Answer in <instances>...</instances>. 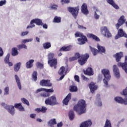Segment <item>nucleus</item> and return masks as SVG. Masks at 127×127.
I'll list each match as a JSON object with an SVG mask.
<instances>
[{
	"instance_id": "nucleus-1",
	"label": "nucleus",
	"mask_w": 127,
	"mask_h": 127,
	"mask_svg": "<svg viewBox=\"0 0 127 127\" xmlns=\"http://www.w3.org/2000/svg\"><path fill=\"white\" fill-rule=\"evenodd\" d=\"M86 101L84 100H80L78 101L77 104L74 106L73 110L75 112H77L78 115H80L82 114H85L86 113Z\"/></svg>"
},
{
	"instance_id": "nucleus-2",
	"label": "nucleus",
	"mask_w": 127,
	"mask_h": 127,
	"mask_svg": "<svg viewBox=\"0 0 127 127\" xmlns=\"http://www.w3.org/2000/svg\"><path fill=\"white\" fill-rule=\"evenodd\" d=\"M14 107L16 109H18L19 111L23 112L24 108L22 107L21 103H16L14 105V106L11 105H5L4 108L7 110L11 115H14Z\"/></svg>"
},
{
	"instance_id": "nucleus-3",
	"label": "nucleus",
	"mask_w": 127,
	"mask_h": 127,
	"mask_svg": "<svg viewBox=\"0 0 127 127\" xmlns=\"http://www.w3.org/2000/svg\"><path fill=\"white\" fill-rule=\"evenodd\" d=\"M102 73L104 75V79L103 82L106 87H108V82L109 80H111V73L110 70L107 68H104L101 70Z\"/></svg>"
},
{
	"instance_id": "nucleus-4",
	"label": "nucleus",
	"mask_w": 127,
	"mask_h": 127,
	"mask_svg": "<svg viewBox=\"0 0 127 127\" xmlns=\"http://www.w3.org/2000/svg\"><path fill=\"white\" fill-rule=\"evenodd\" d=\"M75 37H81V38L77 39L79 45H83V44H85L86 42H88V39H87V37L83 35L82 33H81L80 32L75 33Z\"/></svg>"
},
{
	"instance_id": "nucleus-5",
	"label": "nucleus",
	"mask_w": 127,
	"mask_h": 127,
	"mask_svg": "<svg viewBox=\"0 0 127 127\" xmlns=\"http://www.w3.org/2000/svg\"><path fill=\"white\" fill-rule=\"evenodd\" d=\"M34 23H35L36 25H43V22H42L41 19L39 18L33 19L31 21L30 24L27 27V29H28V28H32L33 27H34L35 25H34Z\"/></svg>"
},
{
	"instance_id": "nucleus-6",
	"label": "nucleus",
	"mask_w": 127,
	"mask_h": 127,
	"mask_svg": "<svg viewBox=\"0 0 127 127\" xmlns=\"http://www.w3.org/2000/svg\"><path fill=\"white\" fill-rule=\"evenodd\" d=\"M67 10L72 14V16L74 18H77V16H78V14L79 13V10L80 9L79 8V6L76 7H68Z\"/></svg>"
},
{
	"instance_id": "nucleus-7",
	"label": "nucleus",
	"mask_w": 127,
	"mask_h": 127,
	"mask_svg": "<svg viewBox=\"0 0 127 127\" xmlns=\"http://www.w3.org/2000/svg\"><path fill=\"white\" fill-rule=\"evenodd\" d=\"M45 103L46 105L49 106H54L58 104V103H57V100H56V97H55V95L46 99Z\"/></svg>"
},
{
	"instance_id": "nucleus-8",
	"label": "nucleus",
	"mask_w": 127,
	"mask_h": 127,
	"mask_svg": "<svg viewBox=\"0 0 127 127\" xmlns=\"http://www.w3.org/2000/svg\"><path fill=\"white\" fill-rule=\"evenodd\" d=\"M90 56L88 54L81 55V57L78 59V62L81 66L86 64V62L88 61V59Z\"/></svg>"
},
{
	"instance_id": "nucleus-9",
	"label": "nucleus",
	"mask_w": 127,
	"mask_h": 127,
	"mask_svg": "<svg viewBox=\"0 0 127 127\" xmlns=\"http://www.w3.org/2000/svg\"><path fill=\"white\" fill-rule=\"evenodd\" d=\"M100 32L106 37H108V38L112 37V33L109 31L107 27H102L100 28Z\"/></svg>"
},
{
	"instance_id": "nucleus-10",
	"label": "nucleus",
	"mask_w": 127,
	"mask_h": 127,
	"mask_svg": "<svg viewBox=\"0 0 127 127\" xmlns=\"http://www.w3.org/2000/svg\"><path fill=\"white\" fill-rule=\"evenodd\" d=\"M120 37H126V38H127V34L124 32L123 29H119L118 34L115 36V39H119Z\"/></svg>"
},
{
	"instance_id": "nucleus-11",
	"label": "nucleus",
	"mask_w": 127,
	"mask_h": 127,
	"mask_svg": "<svg viewBox=\"0 0 127 127\" xmlns=\"http://www.w3.org/2000/svg\"><path fill=\"white\" fill-rule=\"evenodd\" d=\"M40 85L44 87H51L52 83L50 82V80L42 79L40 81Z\"/></svg>"
},
{
	"instance_id": "nucleus-12",
	"label": "nucleus",
	"mask_w": 127,
	"mask_h": 127,
	"mask_svg": "<svg viewBox=\"0 0 127 127\" xmlns=\"http://www.w3.org/2000/svg\"><path fill=\"white\" fill-rule=\"evenodd\" d=\"M48 63L50 67H54V69L57 68V59H53L52 60H48Z\"/></svg>"
},
{
	"instance_id": "nucleus-13",
	"label": "nucleus",
	"mask_w": 127,
	"mask_h": 127,
	"mask_svg": "<svg viewBox=\"0 0 127 127\" xmlns=\"http://www.w3.org/2000/svg\"><path fill=\"white\" fill-rule=\"evenodd\" d=\"M119 67H122L126 73L127 74V56L125 57V62L124 63H118Z\"/></svg>"
},
{
	"instance_id": "nucleus-14",
	"label": "nucleus",
	"mask_w": 127,
	"mask_h": 127,
	"mask_svg": "<svg viewBox=\"0 0 127 127\" xmlns=\"http://www.w3.org/2000/svg\"><path fill=\"white\" fill-rule=\"evenodd\" d=\"M126 22V19H125V16H121L118 20V23L116 24L117 29H119L120 27L122 26Z\"/></svg>"
},
{
	"instance_id": "nucleus-15",
	"label": "nucleus",
	"mask_w": 127,
	"mask_h": 127,
	"mask_svg": "<svg viewBox=\"0 0 127 127\" xmlns=\"http://www.w3.org/2000/svg\"><path fill=\"white\" fill-rule=\"evenodd\" d=\"M81 12L83 13V14H85L87 15L89 14V10H88V5L85 3L82 4L81 7Z\"/></svg>"
},
{
	"instance_id": "nucleus-16",
	"label": "nucleus",
	"mask_w": 127,
	"mask_h": 127,
	"mask_svg": "<svg viewBox=\"0 0 127 127\" xmlns=\"http://www.w3.org/2000/svg\"><path fill=\"white\" fill-rule=\"evenodd\" d=\"M113 57L115 58L116 62H120L122 58L124 57V53L122 52L117 53Z\"/></svg>"
},
{
	"instance_id": "nucleus-17",
	"label": "nucleus",
	"mask_w": 127,
	"mask_h": 127,
	"mask_svg": "<svg viewBox=\"0 0 127 127\" xmlns=\"http://www.w3.org/2000/svg\"><path fill=\"white\" fill-rule=\"evenodd\" d=\"M115 100L119 104H124V105H127V99H124L122 97H116L115 98Z\"/></svg>"
},
{
	"instance_id": "nucleus-18",
	"label": "nucleus",
	"mask_w": 127,
	"mask_h": 127,
	"mask_svg": "<svg viewBox=\"0 0 127 127\" xmlns=\"http://www.w3.org/2000/svg\"><path fill=\"white\" fill-rule=\"evenodd\" d=\"M72 94L69 93L64 99L63 103L64 105H65V106H68V103L70 101V100L71 99Z\"/></svg>"
},
{
	"instance_id": "nucleus-19",
	"label": "nucleus",
	"mask_w": 127,
	"mask_h": 127,
	"mask_svg": "<svg viewBox=\"0 0 127 127\" xmlns=\"http://www.w3.org/2000/svg\"><path fill=\"white\" fill-rule=\"evenodd\" d=\"M83 72L85 75H88V76H93V75H94L93 68L91 67H88L85 70H84Z\"/></svg>"
},
{
	"instance_id": "nucleus-20",
	"label": "nucleus",
	"mask_w": 127,
	"mask_h": 127,
	"mask_svg": "<svg viewBox=\"0 0 127 127\" xmlns=\"http://www.w3.org/2000/svg\"><path fill=\"white\" fill-rule=\"evenodd\" d=\"M91 126H92V121L89 120L82 122L81 124L80 127H91Z\"/></svg>"
},
{
	"instance_id": "nucleus-21",
	"label": "nucleus",
	"mask_w": 127,
	"mask_h": 127,
	"mask_svg": "<svg viewBox=\"0 0 127 127\" xmlns=\"http://www.w3.org/2000/svg\"><path fill=\"white\" fill-rule=\"evenodd\" d=\"M89 89H90V92L92 93L95 92V91L98 89V86L96 85V83L94 82H91L89 84Z\"/></svg>"
},
{
	"instance_id": "nucleus-22",
	"label": "nucleus",
	"mask_w": 127,
	"mask_h": 127,
	"mask_svg": "<svg viewBox=\"0 0 127 127\" xmlns=\"http://www.w3.org/2000/svg\"><path fill=\"white\" fill-rule=\"evenodd\" d=\"M113 72L117 78L120 77V70L118 68L116 65H114L113 66Z\"/></svg>"
},
{
	"instance_id": "nucleus-23",
	"label": "nucleus",
	"mask_w": 127,
	"mask_h": 127,
	"mask_svg": "<svg viewBox=\"0 0 127 127\" xmlns=\"http://www.w3.org/2000/svg\"><path fill=\"white\" fill-rule=\"evenodd\" d=\"M87 37H88L89 38H91L92 39H93V40H95L97 42H100V38H99L98 36L94 35L93 34H88Z\"/></svg>"
},
{
	"instance_id": "nucleus-24",
	"label": "nucleus",
	"mask_w": 127,
	"mask_h": 127,
	"mask_svg": "<svg viewBox=\"0 0 127 127\" xmlns=\"http://www.w3.org/2000/svg\"><path fill=\"white\" fill-rule=\"evenodd\" d=\"M108 3H109V4H111V5L113 6L114 8H116V9H119L120 8V7L115 3V1H114V0H106Z\"/></svg>"
},
{
	"instance_id": "nucleus-25",
	"label": "nucleus",
	"mask_w": 127,
	"mask_h": 127,
	"mask_svg": "<svg viewBox=\"0 0 127 127\" xmlns=\"http://www.w3.org/2000/svg\"><path fill=\"white\" fill-rule=\"evenodd\" d=\"M72 49V46L69 45L67 46H63L60 49V51L61 52L62 51L67 52L70 51Z\"/></svg>"
},
{
	"instance_id": "nucleus-26",
	"label": "nucleus",
	"mask_w": 127,
	"mask_h": 127,
	"mask_svg": "<svg viewBox=\"0 0 127 127\" xmlns=\"http://www.w3.org/2000/svg\"><path fill=\"white\" fill-rule=\"evenodd\" d=\"M34 62V60H30L28 61L26 64V66L27 68H32L33 67V63Z\"/></svg>"
},
{
	"instance_id": "nucleus-27",
	"label": "nucleus",
	"mask_w": 127,
	"mask_h": 127,
	"mask_svg": "<svg viewBox=\"0 0 127 127\" xmlns=\"http://www.w3.org/2000/svg\"><path fill=\"white\" fill-rule=\"evenodd\" d=\"M36 112H37L38 113H46V111H47V108L44 106H42L41 108H39L35 109Z\"/></svg>"
},
{
	"instance_id": "nucleus-28",
	"label": "nucleus",
	"mask_w": 127,
	"mask_h": 127,
	"mask_svg": "<svg viewBox=\"0 0 127 127\" xmlns=\"http://www.w3.org/2000/svg\"><path fill=\"white\" fill-rule=\"evenodd\" d=\"M21 66V63H18L14 65V70L15 72H18L20 67Z\"/></svg>"
},
{
	"instance_id": "nucleus-29",
	"label": "nucleus",
	"mask_w": 127,
	"mask_h": 127,
	"mask_svg": "<svg viewBox=\"0 0 127 127\" xmlns=\"http://www.w3.org/2000/svg\"><path fill=\"white\" fill-rule=\"evenodd\" d=\"M97 49L98 50V52H100V53H105L106 52L105 47L100 46L99 44L97 45Z\"/></svg>"
},
{
	"instance_id": "nucleus-30",
	"label": "nucleus",
	"mask_w": 127,
	"mask_h": 127,
	"mask_svg": "<svg viewBox=\"0 0 127 127\" xmlns=\"http://www.w3.org/2000/svg\"><path fill=\"white\" fill-rule=\"evenodd\" d=\"M15 79L17 84V86L19 89V90H21V83H20V80L19 79V77L17 75H15Z\"/></svg>"
},
{
	"instance_id": "nucleus-31",
	"label": "nucleus",
	"mask_w": 127,
	"mask_h": 127,
	"mask_svg": "<svg viewBox=\"0 0 127 127\" xmlns=\"http://www.w3.org/2000/svg\"><path fill=\"white\" fill-rule=\"evenodd\" d=\"M57 124L56 119H51L48 122V125L51 127H54V125H56Z\"/></svg>"
},
{
	"instance_id": "nucleus-32",
	"label": "nucleus",
	"mask_w": 127,
	"mask_h": 127,
	"mask_svg": "<svg viewBox=\"0 0 127 127\" xmlns=\"http://www.w3.org/2000/svg\"><path fill=\"white\" fill-rule=\"evenodd\" d=\"M68 117L70 121H73V120H74V118H75V114L73 110L69 111L68 113Z\"/></svg>"
},
{
	"instance_id": "nucleus-33",
	"label": "nucleus",
	"mask_w": 127,
	"mask_h": 127,
	"mask_svg": "<svg viewBox=\"0 0 127 127\" xmlns=\"http://www.w3.org/2000/svg\"><path fill=\"white\" fill-rule=\"evenodd\" d=\"M43 47L44 49H49V48H51V43H44V44H43Z\"/></svg>"
},
{
	"instance_id": "nucleus-34",
	"label": "nucleus",
	"mask_w": 127,
	"mask_h": 127,
	"mask_svg": "<svg viewBox=\"0 0 127 127\" xmlns=\"http://www.w3.org/2000/svg\"><path fill=\"white\" fill-rule=\"evenodd\" d=\"M18 51H17V48L14 47L12 48L11 55L12 56H16L18 55Z\"/></svg>"
},
{
	"instance_id": "nucleus-35",
	"label": "nucleus",
	"mask_w": 127,
	"mask_h": 127,
	"mask_svg": "<svg viewBox=\"0 0 127 127\" xmlns=\"http://www.w3.org/2000/svg\"><path fill=\"white\" fill-rule=\"evenodd\" d=\"M90 49L94 56H96V55L99 53V51L98 50L93 48L91 46H90Z\"/></svg>"
},
{
	"instance_id": "nucleus-36",
	"label": "nucleus",
	"mask_w": 127,
	"mask_h": 127,
	"mask_svg": "<svg viewBox=\"0 0 127 127\" xmlns=\"http://www.w3.org/2000/svg\"><path fill=\"white\" fill-rule=\"evenodd\" d=\"M55 23H60L61 22V17L56 16L53 21Z\"/></svg>"
},
{
	"instance_id": "nucleus-37",
	"label": "nucleus",
	"mask_w": 127,
	"mask_h": 127,
	"mask_svg": "<svg viewBox=\"0 0 127 127\" xmlns=\"http://www.w3.org/2000/svg\"><path fill=\"white\" fill-rule=\"evenodd\" d=\"M69 91L70 92H77L78 88L74 85H71L69 87Z\"/></svg>"
},
{
	"instance_id": "nucleus-38",
	"label": "nucleus",
	"mask_w": 127,
	"mask_h": 127,
	"mask_svg": "<svg viewBox=\"0 0 127 127\" xmlns=\"http://www.w3.org/2000/svg\"><path fill=\"white\" fill-rule=\"evenodd\" d=\"M17 47L18 48V50H20L21 49H27V46L25 45V44H21L17 46Z\"/></svg>"
},
{
	"instance_id": "nucleus-39",
	"label": "nucleus",
	"mask_w": 127,
	"mask_h": 127,
	"mask_svg": "<svg viewBox=\"0 0 127 127\" xmlns=\"http://www.w3.org/2000/svg\"><path fill=\"white\" fill-rule=\"evenodd\" d=\"M64 72H65V67L64 66H61L58 71L59 75H63Z\"/></svg>"
},
{
	"instance_id": "nucleus-40",
	"label": "nucleus",
	"mask_w": 127,
	"mask_h": 127,
	"mask_svg": "<svg viewBox=\"0 0 127 127\" xmlns=\"http://www.w3.org/2000/svg\"><path fill=\"white\" fill-rule=\"evenodd\" d=\"M32 79L35 81H37V72L34 71L33 72V74H32Z\"/></svg>"
},
{
	"instance_id": "nucleus-41",
	"label": "nucleus",
	"mask_w": 127,
	"mask_h": 127,
	"mask_svg": "<svg viewBox=\"0 0 127 127\" xmlns=\"http://www.w3.org/2000/svg\"><path fill=\"white\" fill-rule=\"evenodd\" d=\"M21 101L23 104H25V105H27V106H29V102L28 101V100H27V99L23 98H21Z\"/></svg>"
},
{
	"instance_id": "nucleus-42",
	"label": "nucleus",
	"mask_w": 127,
	"mask_h": 127,
	"mask_svg": "<svg viewBox=\"0 0 127 127\" xmlns=\"http://www.w3.org/2000/svg\"><path fill=\"white\" fill-rule=\"evenodd\" d=\"M54 53H50L48 54V60H52L54 58Z\"/></svg>"
},
{
	"instance_id": "nucleus-43",
	"label": "nucleus",
	"mask_w": 127,
	"mask_h": 127,
	"mask_svg": "<svg viewBox=\"0 0 127 127\" xmlns=\"http://www.w3.org/2000/svg\"><path fill=\"white\" fill-rule=\"evenodd\" d=\"M61 2L62 4H68V3H70V0H61Z\"/></svg>"
},
{
	"instance_id": "nucleus-44",
	"label": "nucleus",
	"mask_w": 127,
	"mask_h": 127,
	"mask_svg": "<svg viewBox=\"0 0 127 127\" xmlns=\"http://www.w3.org/2000/svg\"><path fill=\"white\" fill-rule=\"evenodd\" d=\"M10 56V55L9 54H8L5 57L4 59V62L5 64H6L7 63L9 62V57Z\"/></svg>"
},
{
	"instance_id": "nucleus-45",
	"label": "nucleus",
	"mask_w": 127,
	"mask_h": 127,
	"mask_svg": "<svg viewBox=\"0 0 127 127\" xmlns=\"http://www.w3.org/2000/svg\"><path fill=\"white\" fill-rule=\"evenodd\" d=\"M41 97H43L44 98H47L48 97H49L50 96V94L48 93H41L40 94Z\"/></svg>"
},
{
	"instance_id": "nucleus-46",
	"label": "nucleus",
	"mask_w": 127,
	"mask_h": 127,
	"mask_svg": "<svg viewBox=\"0 0 127 127\" xmlns=\"http://www.w3.org/2000/svg\"><path fill=\"white\" fill-rule=\"evenodd\" d=\"M36 66L37 68H40V69H42L43 68V64L39 62L37 63Z\"/></svg>"
},
{
	"instance_id": "nucleus-47",
	"label": "nucleus",
	"mask_w": 127,
	"mask_h": 127,
	"mask_svg": "<svg viewBox=\"0 0 127 127\" xmlns=\"http://www.w3.org/2000/svg\"><path fill=\"white\" fill-rule=\"evenodd\" d=\"M44 92H47V93H53V92H54V90L52 88L49 89L44 88Z\"/></svg>"
},
{
	"instance_id": "nucleus-48",
	"label": "nucleus",
	"mask_w": 127,
	"mask_h": 127,
	"mask_svg": "<svg viewBox=\"0 0 127 127\" xmlns=\"http://www.w3.org/2000/svg\"><path fill=\"white\" fill-rule=\"evenodd\" d=\"M4 95H8L9 92V88L8 87H6L4 90Z\"/></svg>"
},
{
	"instance_id": "nucleus-49",
	"label": "nucleus",
	"mask_w": 127,
	"mask_h": 127,
	"mask_svg": "<svg viewBox=\"0 0 127 127\" xmlns=\"http://www.w3.org/2000/svg\"><path fill=\"white\" fill-rule=\"evenodd\" d=\"M32 39H24L22 41V43H26L27 42H31Z\"/></svg>"
},
{
	"instance_id": "nucleus-50",
	"label": "nucleus",
	"mask_w": 127,
	"mask_h": 127,
	"mask_svg": "<svg viewBox=\"0 0 127 127\" xmlns=\"http://www.w3.org/2000/svg\"><path fill=\"white\" fill-rule=\"evenodd\" d=\"M123 95L127 98V87H126L124 90L123 91Z\"/></svg>"
},
{
	"instance_id": "nucleus-51",
	"label": "nucleus",
	"mask_w": 127,
	"mask_h": 127,
	"mask_svg": "<svg viewBox=\"0 0 127 127\" xmlns=\"http://www.w3.org/2000/svg\"><path fill=\"white\" fill-rule=\"evenodd\" d=\"M74 58L77 60V59H80V58H81V56L80 55V54H79V53H76L74 55Z\"/></svg>"
},
{
	"instance_id": "nucleus-52",
	"label": "nucleus",
	"mask_w": 127,
	"mask_h": 127,
	"mask_svg": "<svg viewBox=\"0 0 127 127\" xmlns=\"http://www.w3.org/2000/svg\"><path fill=\"white\" fill-rule=\"evenodd\" d=\"M29 32L28 31H25V32H22L21 33V36H25V35H27Z\"/></svg>"
},
{
	"instance_id": "nucleus-53",
	"label": "nucleus",
	"mask_w": 127,
	"mask_h": 127,
	"mask_svg": "<svg viewBox=\"0 0 127 127\" xmlns=\"http://www.w3.org/2000/svg\"><path fill=\"white\" fill-rule=\"evenodd\" d=\"M6 3V0H1L0 1V6H2V5H4Z\"/></svg>"
},
{
	"instance_id": "nucleus-54",
	"label": "nucleus",
	"mask_w": 127,
	"mask_h": 127,
	"mask_svg": "<svg viewBox=\"0 0 127 127\" xmlns=\"http://www.w3.org/2000/svg\"><path fill=\"white\" fill-rule=\"evenodd\" d=\"M76 60V58H75V57H72L69 58V62H73V61H75Z\"/></svg>"
},
{
	"instance_id": "nucleus-55",
	"label": "nucleus",
	"mask_w": 127,
	"mask_h": 127,
	"mask_svg": "<svg viewBox=\"0 0 127 127\" xmlns=\"http://www.w3.org/2000/svg\"><path fill=\"white\" fill-rule=\"evenodd\" d=\"M94 17L96 19H99L100 18V15H98L96 11H95Z\"/></svg>"
},
{
	"instance_id": "nucleus-56",
	"label": "nucleus",
	"mask_w": 127,
	"mask_h": 127,
	"mask_svg": "<svg viewBox=\"0 0 127 127\" xmlns=\"http://www.w3.org/2000/svg\"><path fill=\"white\" fill-rule=\"evenodd\" d=\"M57 7H58V5L53 4L51 6V8H52V9H57Z\"/></svg>"
},
{
	"instance_id": "nucleus-57",
	"label": "nucleus",
	"mask_w": 127,
	"mask_h": 127,
	"mask_svg": "<svg viewBox=\"0 0 127 127\" xmlns=\"http://www.w3.org/2000/svg\"><path fill=\"white\" fill-rule=\"evenodd\" d=\"M74 79L76 82H80V79H79V76L75 75L74 76Z\"/></svg>"
},
{
	"instance_id": "nucleus-58",
	"label": "nucleus",
	"mask_w": 127,
	"mask_h": 127,
	"mask_svg": "<svg viewBox=\"0 0 127 127\" xmlns=\"http://www.w3.org/2000/svg\"><path fill=\"white\" fill-rule=\"evenodd\" d=\"M78 28L79 29H87V28H86V27H84V26H83L82 25H78Z\"/></svg>"
},
{
	"instance_id": "nucleus-59",
	"label": "nucleus",
	"mask_w": 127,
	"mask_h": 127,
	"mask_svg": "<svg viewBox=\"0 0 127 127\" xmlns=\"http://www.w3.org/2000/svg\"><path fill=\"white\" fill-rule=\"evenodd\" d=\"M42 91L44 92V88H39L36 90V93H39V92H42Z\"/></svg>"
},
{
	"instance_id": "nucleus-60",
	"label": "nucleus",
	"mask_w": 127,
	"mask_h": 127,
	"mask_svg": "<svg viewBox=\"0 0 127 127\" xmlns=\"http://www.w3.org/2000/svg\"><path fill=\"white\" fill-rule=\"evenodd\" d=\"M3 55V51H2V49L0 48V57Z\"/></svg>"
},
{
	"instance_id": "nucleus-61",
	"label": "nucleus",
	"mask_w": 127,
	"mask_h": 127,
	"mask_svg": "<svg viewBox=\"0 0 127 127\" xmlns=\"http://www.w3.org/2000/svg\"><path fill=\"white\" fill-rule=\"evenodd\" d=\"M35 117H36V114H32L30 115V118L32 119H35Z\"/></svg>"
},
{
	"instance_id": "nucleus-62",
	"label": "nucleus",
	"mask_w": 127,
	"mask_h": 127,
	"mask_svg": "<svg viewBox=\"0 0 127 127\" xmlns=\"http://www.w3.org/2000/svg\"><path fill=\"white\" fill-rule=\"evenodd\" d=\"M42 25H43V28H45V29H47V28H48V26L47 25V24H43V23Z\"/></svg>"
},
{
	"instance_id": "nucleus-63",
	"label": "nucleus",
	"mask_w": 127,
	"mask_h": 127,
	"mask_svg": "<svg viewBox=\"0 0 127 127\" xmlns=\"http://www.w3.org/2000/svg\"><path fill=\"white\" fill-rule=\"evenodd\" d=\"M62 126H63V124L62 123V122H60V123H58L57 124V127H62Z\"/></svg>"
},
{
	"instance_id": "nucleus-64",
	"label": "nucleus",
	"mask_w": 127,
	"mask_h": 127,
	"mask_svg": "<svg viewBox=\"0 0 127 127\" xmlns=\"http://www.w3.org/2000/svg\"><path fill=\"white\" fill-rule=\"evenodd\" d=\"M6 64H8V66H9L10 67H11V66H13V64H12V63L10 62H9Z\"/></svg>"
}]
</instances>
